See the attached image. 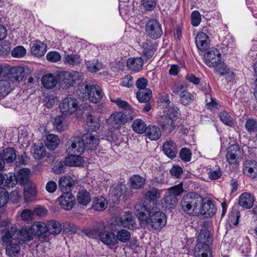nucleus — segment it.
I'll list each match as a JSON object with an SVG mask.
<instances>
[{"label": "nucleus", "instance_id": "obj_12", "mask_svg": "<svg viewBox=\"0 0 257 257\" xmlns=\"http://www.w3.org/2000/svg\"><path fill=\"white\" fill-rule=\"evenodd\" d=\"M240 154V148L239 145L234 144L231 145L227 149L226 158L227 161L231 165L238 163Z\"/></svg>", "mask_w": 257, "mask_h": 257}, {"label": "nucleus", "instance_id": "obj_6", "mask_svg": "<svg viewBox=\"0 0 257 257\" xmlns=\"http://www.w3.org/2000/svg\"><path fill=\"white\" fill-rule=\"evenodd\" d=\"M145 29L146 35L153 40L159 39L163 34L162 24L155 19L149 20L146 24Z\"/></svg>", "mask_w": 257, "mask_h": 257}, {"label": "nucleus", "instance_id": "obj_33", "mask_svg": "<svg viewBox=\"0 0 257 257\" xmlns=\"http://www.w3.org/2000/svg\"><path fill=\"white\" fill-rule=\"evenodd\" d=\"M160 197V192L157 188H153L151 190L148 191L145 194V198L149 201L150 204L152 203V207L155 208H157L158 200Z\"/></svg>", "mask_w": 257, "mask_h": 257}, {"label": "nucleus", "instance_id": "obj_9", "mask_svg": "<svg viewBox=\"0 0 257 257\" xmlns=\"http://www.w3.org/2000/svg\"><path fill=\"white\" fill-rule=\"evenodd\" d=\"M78 107L76 99L73 97H66L60 103L59 108L63 114L70 115L74 113Z\"/></svg>", "mask_w": 257, "mask_h": 257}, {"label": "nucleus", "instance_id": "obj_35", "mask_svg": "<svg viewBox=\"0 0 257 257\" xmlns=\"http://www.w3.org/2000/svg\"><path fill=\"white\" fill-rule=\"evenodd\" d=\"M239 246V250L243 255L248 257L250 255V243L248 237L239 238L238 243Z\"/></svg>", "mask_w": 257, "mask_h": 257}, {"label": "nucleus", "instance_id": "obj_57", "mask_svg": "<svg viewBox=\"0 0 257 257\" xmlns=\"http://www.w3.org/2000/svg\"><path fill=\"white\" fill-rule=\"evenodd\" d=\"M85 64L87 69L91 72H96L102 67V64L95 59L86 61Z\"/></svg>", "mask_w": 257, "mask_h": 257}, {"label": "nucleus", "instance_id": "obj_26", "mask_svg": "<svg viewBox=\"0 0 257 257\" xmlns=\"http://www.w3.org/2000/svg\"><path fill=\"white\" fill-rule=\"evenodd\" d=\"M195 43L199 50L205 51L209 47L210 39L207 35L205 33L200 32L196 36Z\"/></svg>", "mask_w": 257, "mask_h": 257}, {"label": "nucleus", "instance_id": "obj_59", "mask_svg": "<svg viewBox=\"0 0 257 257\" xmlns=\"http://www.w3.org/2000/svg\"><path fill=\"white\" fill-rule=\"evenodd\" d=\"M194 100V95L187 91H185L180 95V101L181 104L187 105L191 103Z\"/></svg>", "mask_w": 257, "mask_h": 257}, {"label": "nucleus", "instance_id": "obj_4", "mask_svg": "<svg viewBox=\"0 0 257 257\" xmlns=\"http://www.w3.org/2000/svg\"><path fill=\"white\" fill-rule=\"evenodd\" d=\"M59 77L61 86L68 88L73 86L76 83H78V85L82 84L79 81L83 79L82 74L75 71H62L59 73Z\"/></svg>", "mask_w": 257, "mask_h": 257}, {"label": "nucleus", "instance_id": "obj_64", "mask_svg": "<svg viewBox=\"0 0 257 257\" xmlns=\"http://www.w3.org/2000/svg\"><path fill=\"white\" fill-rule=\"evenodd\" d=\"M106 204L107 201L106 199L102 197H100L94 200V204L92 207L95 210L100 211L105 208Z\"/></svg>", "mask_w": 257, "mask_h": 257}, {"label": "nucleus", "instance_id": "obj_21", "mask_svg": "<svg viewBox=\"0 0 257 257\" xmlns=\"http://www.w3.org/2000/svg\"><path fill=\"white\" fill-rule=\"evenodd\" d=\"M82 138L84 142L85 150L91 151L95 150L99 143V139L97 135L91 133L83 135Z\"/></svg>", "mask_w": 257, "mask_h": 257}, {"label": "nucleus", "instance_id": "obj_47", "mask_svg": "<svg viewBox=\"0 0 257 257\" xmlns=\"http://www.w3.org/2000/svg\"><path fill=\"white\" fill-rule=\"evenodd\" d=\"M83 159L79 155H70L65 158V164L70 167L80 166L83 164Z\"/></svg>", "mask_w": 257, "mask_h": 257}, {"label": "nucleus", "instance_id": "obj_19", "mask_svg": "<svg viewBox=\"0 0 257 257\" xmlns=\"http://www.w3.org/2000/svg\"><path fill=\"white\" fill-rule=\"evenodd\" d=\"M99 239L101 241L107 246H114L118 243L115 234L112 231L106 230L104 225V228L99 234Z\"/></svg>", "mask_w": 257, "mask_h": 257}, {"label": "nucleus", "instance_id": "obj_10", "mask_svg": "<svg viewBox=\"0 0 257 257\" xmlns=\"http://www.w3.org/2000/svg\"><path fill=\"white\" fill-rule=\"evenodd\" d=\"M203 60L207 66L213 68L222 60L221 54L217 49L212 48L204 53Z\"/></svg>", "mask_w": 257, "mask_h": 257}, {"label": "nucleus", "instance_id": "obj_13", "mask_svg": "<svg viewBox=\"0 0 257 257\" xmlns=\"http://www.w3.org/2000/svg\"><path fill=\"white\" fill-rule=\"evenodd\" d=\"M217 66L214 68V72L218 74L221 76H225V79L228 81H231L235 77L234 73L231 71L227 65L221 60L220 62L217 64Z\"/></svg>", "mask_w": 257, "mask_h": 257}, {"label": "nucleus", "instance_id": "obj_2", "mask_svg": "<svg viewBox=\"0 0 257 257\" xmlns=\"http://www.w3.org/2000/svg\"><path fill=\"white\" fill-rule=\"evenodd\" d=\"M76 91L82 100H88L94 103L100 102L103 95L102 89L98 85H89L85 83L79 84Z\"/></svg>", "mask_w": 257, "mask_h": 257}, {"label": "nucleus", "instance_id": "obj_25", "mask_svg": "<svg viewBox=\"0 0 257 257\" xmlns=\"http://www.w3.org/2000/svg\"><path fill=\"white\" fill-rule=\"evenodd\" d=\"M162 151L171 159L175 158L178 153L176 144L172 140L167 141L164 143Z\"/></svg>", "mask_w": 257, "mask_h": 257}, {"label": "nucleus", "instance_id": "obj_16", "mask_svg": "<svg viewBox=\"0 0 257 257\" xmlns=\"http://www.w3.org/2000/svg\"><path fill=\"white\" fill-rule=\"evenodd\" d=\"M211 244L205 243H197L194 248V254L195 257H212L211 250Z\"/></svg>", "mask_w": 257, "mask_h": 257}, {"label": "nucleus", "instance_id": "obj_50", "mask_svg": "<svg viewBox=\"0 0 257 257\" xmlns=\"http://www.w3.org/2000/svg\"><path fill=\"white\" fill-rule=\"evenodd\" d=\"M32 155L35 159L41 160L46 155L45 147L42 144L40 145L34 144L33 150L31 151Z\"/></svg>", "mask_w": 257, "mask_h": 257}, {"label": "nucleus", "instance_id": "obj_61", "mask_svg": "<svg viewBox=\"0 0 257 257\" xmlns=\"http://www.w3.org/2000/svg\"><path fill=\"white\" fill-rule=\"evenodd\" d=\"M116 238L117 241L119 240L121 242H126L131 238L130 232L125 229H121L117 232Z\"/></svg>", "mask_w": 257, "mask_h": 257}, {"label": "nucleus", "instance_id": "obj_40", "mask_svg": "<svg viewBox=\"0 0 257 257\" xmlns=\"http://www.w3.org/2000/svg\"><path fill=\"white\" fill-rule=\"evenodd\" d=\"M13 86L12 85L9 80H0V98H3L8 95L13 90Z\"/></svg>", "mask_w": 257, "mask_h": 257}, {"label": "nucleus", "instance_id": "obj_8", "mask_svg": "<svg viewBox=\"0 0 257 257\" xmlns=\"http://www.w3.org/2000/svg\"><path fill=\"white\" fill-rule=\"evenodd\" d=\"M128 120H130L127 114L121 111H115L109 116L108 119V123L111 127L115 130H118Z\"/></svg>", "mask_w": 257, "mask_h": 257}, {"label": "nucleus", "instance_id": "obj_53", "mask_svg": "<svg viewBox=\"0 0 257 257\" xmlns=\"http://www.w3.org/2000/svg\"><path fill=\"white\" fill-rule=\"evenodd\" d=\"M87 125L89 130L93 132H96L100 127V122L98 119L91 114H89L87 116Z\"/></svg>", "mask_w": 257, "mask_h": 257}, {"label": "nucleus", "instance_id": "obj_7", "mask_svg": "<svg viewBox=\"0 0 257 257\" xmlns=\"http://www.w3.org/2000/svg\"><path fill=\"white\" fill-rule=\"evenodd\" d=\"M157 123L163 132L168 134L175 132L178 127L176 120L163 115L157 116Z\"/></svg>", "mask_w": 257, "mask_h": 257}, {"label": "nucleus", "instance_id": "obj_51", "mask_svg": "<svg viewBox=\"0 0 257 257\" xmlns=\"http://www.w3.org/2000/svg\"><path fill=\"white\" fill-rule=\"evenodd\" d=\"M30 170L28 169H23L19 170L17 173V183L22 185H26L28 182L29 176L30 174Z\"/></svg>", "mask_w": 257, "mask_h": 257}, {"label": "nucleus", "instance_id": "obj_55", "mask_svg": "<svg viewBox=\"0 0 257 257\" xmlns=\"http://www.w3.org/2000/svg\"><path fill=\"white\" fill-rule=\"evenodd\" d=\"M53 123L55 128L59 132H63L67 128V122L62 116L56 117Z\"/></svg>", "mask_w": 257, "mask_h": 257}, {"label": "nucleus", "instance_id": "obj_63", "mask_svg": "<svg viewBox=\"0 0 257 257\" xmlns=\"http://www.w3.org/2000/svg\"><path fill=\"white\" fill-rule=\"evenodd\" d=\"M220 120L225 124L231 126L233 124V122L232 117L226 111H222L219 114Z\"/></svg>", "mask_w": 257, "mask_h": 257}, {"label": "nucleus", "instance_id": "obj_44", "mask_svg": "<svg viewBox=\"0 0 257 257\" xmlns=\"http://www.w3.org/2000/svg\"><path fill=\"white\" fill-rule=\"evenodd\" d=\"M104 228V224L103 223H99L97 224L96 228L93 229H85L83 230V233L88 237L92 238H99V234Z\"/></svg>", "mask_w": 257, "mask_h": 257}, {"label": "nucleus", "instance_id": "obj_58", "mask_svg": "<svg viewBox=\"0 0 257 257\" xmlns=\"http://www.w3.org/2000/svg\"><path fill=\"white\" fill-rule=\"evenodd\" d=\"M125 186L121 183H118L112 186L110 190V194L114 196L120 197L125 191Z\"/></svg>", "mask_w": 257, "mask_h": 257}, {"label": "nucleus", "instance_id": "obj_49", "mask_svg": "<svg viewBox=\"0 0 257 257\" xmlns=\"http://www.w3.org/2000/svg\"><path fill=\"white\" fill-rule=\"evenodd\" d=\"M131 188L133 189L142 188L145 183V180L138 175H134L130 179Z\"/></svg>", "mask_w": 257, "mask_h": 257}, {"label": "nucleus", "instance_id": "obj_18", "mask_svg": "<svg viewBox=\"0 0 257 257\" xmlns=\"http://www.w3.org/2000/svg\"><path fill=\"white\" fill-rule=\"evenodd\" d=\"M25 75L24 69L21 66L14 67L8 70L7 75L9 80L20 82L22 80Z\"/></svg>", "mask_w": 257, "mask_h": 257}, {"label": "nucleus", "instance_id": "obj_28", "mask_svg": "<svg viewBox=\"0 0 257 257\" xmlns=\"http://www.w3.org/2000/svg\"><path fill=\"white\" fill-rule=\"evenodd\" d=\"M254 201L253 196L250 193L247 192L242 193L238 200L239 204L244 209L251 208L253 205Z\"/></svg>", "mask_w": 257, "mask_h": 257}, {"label": "nucleus", "instance_id": "obj_39", "mask_svg": "<svg viewBox=\"0 0 257 257\" xmlns=\"http://www.w3.org/2000/svg\"><path fill=\"white\" fill-rule=\"evenodd\" d=\"M47 46L40 41H36L31 48V52L33 55L37 57L44 56L46 52Z\"/></svg>", "mask_w": 257, "mask_h": 257}, {"label": "nucleus", "instance_id": "obj_17", "mask_svg": "<svg viewBox=\"0 0 257 257\" xmlns=\"http://www.w3.org/2000/svg\"><path fill=\"white\" fill-rule=\"evenodd\" d=\"M243 173L251 179L257 177V162L247 159L243 163Z\"/></svg>", "mask_w": 257, "mask_h": 257}, {"label": "nucleus", "instance_id": "obj_23", "mask_svg": "<svg viewBox=\"0 0 257 257\" xmlns=\"http://www.w3.org/2000/svg\"><path fill=\"white\" fill-rule=\"evenodd\" d=\"M74 184V181L70 176H64L58 181L59 189L63 193L71 192Z\"/></svg>", "mask_w": 257, "mask_h": 257}, {"label": "nucleus", "instance_id": "obj_42", "mask_svg": "<svg viewBox=\"0 0 257 257\" xmlns=\"http://www.w3.org/2000/svg\"><path fill=\"white\" fill-rule=\"evenodd\" d=\"M177 202V198L173 195H166L162 200V204L163 207L168 209L171 211L172 209H174L176 205Z\"/></svg>", "mask_w": 257, "mask_h": 257}, {"label": "nucleus", "instance_id": "obj_34", "mask_svg": "<svg viewBox=\"0 0 257 257\" xmlns=\"http://www.w3.org/2000/svg\"><path fill=\"white\" fill-rule=\"evenodd\" d=\"M91 200L90 194L86 190L82 189L78 192L76 201L79 204L86 206L90 202Z\"/></svg>", "mask_w": 257, "mask_h": 257}, {"label": "nucleus", "instance_id": "obj_20", "mask_svg": "<svg viewBox=\"0 0 257 257\" xmlns=\"http://www.w3.org/2000/svg\"><path fill=\"white\" fill-rule=\"evenodd\" d=\"M58 200L61 207L67 210H71L75 205L74 197L71 192L63 193Z\"/></svg>", "mask_w": 257, "mask_h": 257}, {"label": "nucleus", "instance_id": "obj_37", "mask_svg": "<svg viewBox=\"0 0 257 257\" xmlns=\"http://www.w3.org/2000/svg\"><path fill=\"white\" fill-rule=\"evenodd\" d=\"M34 233L31 226L28 228L22 227L18 234V239L23 242L30 241L34 237Z\"/></svg>", "mask_w": 257, "mask_h": 257}, {"label": "nucleus", "instance_id": "obj_52", "mask_svg": "<svg viewBox=\"0 0 257 257\" xmlns=\"http://www.w3.org/2000/svg\"><path fill=\"white\" fill-rule=\"evenodd\" d=\"M64 59V64H68L71 66L79 65L81 61L80 56L77 54L72 53L65 55Z\"/></svg>", "mask_w": 257, "mask_h": 257}, {"label": "nucleus", "instance_id": "obj_31", "mask_svg": "<svg viewBox=\"0 0 257 257\" xmlns=\"http://www.w3.org/2000/svg\"><path fill=\"white\" fill-rule=\"evenodd\" d=\"M213 241V235L208 229L204 228L200 230L197 236V243H205L212 245Z\"/></svg>", "mask_w": 257, "mask_h": 257}, {"label": "nucleus", "instance_id": "obj_54", "mask_svg": "<svg viewBox=\"0 0 257 257\" xmlns=\"http://www.w3.org/2000/svg\"><path fill=\"white\" fill-rule=\"evenodd\" d=\"M133 130L140 134H142L145 132L147 128L146 124L141 119H135L132 123Z\"/></svg>", "mask_w": 257, "mask_h": 257}, {"label": "nucleus", "instance_id": "obj_15", "mask_svg": "<svg viewBox=\"0 0 257 257\" xmlns=\"http://www.w3.org/2000/svg\"><path fill=\"white\" fill-rule=\"evenodd\" d=\"M152 208L151 205L147 207L143 203L138 202L135 205V212L139 219L145 221L149 218Z\"/></svg>", "mask_w": 257, "mask_h": 257}, {"label": "nucleus", "instance_id": "obj_22", "mask_svg": "<svg viewBox=\"0 0 257 257\" xmlns=\"http://www.w3.org/2000/svg\"><path fill=\"white\" fill-rule=\"evenodd\" d=\"M34 236L37 235L44 240L49 239V236L47 224L41 222H36L31 225Z\"/></svg>", "mask_w": 257, "mask_h": 257}, {"label": "nucleus", "instance_id": "obj_38", "mask_svg": "<svg viewBox=\"0 0 257 257\" xmlns=\"http://www.w3.org/2000/svg\"><path fill=\"white\" fill-rule=\"evenodd\" d=\"M60 140L58 136L54 134H49L45 141L46 147L48 149L54 150L59 145Z\"/></svg>", "mask_w": 257, "mask_h": 257}, {"label": "nucleus", "instance_id": "obj_3", "mask_svg": "<svg viewBox=\"0 0 257 257\" xmlns=\"http://www.w3.org/2000/svg\"><path fill=\"white\" fill-rule=\"evenodd\" d=\"M145 222L155 230H161L166 224L167 217L163 212L157 211V208L152 207V211Z\"/></svg>", "mask_w": 257, "mask_h": 257}, {"label": "nucleus", "instance_id": "obj_48", "mask_svg": "<svg viewBox=\"0 0 257 257\" xmlns=\"http://www.w3.org/2000/svg\"><path fill=\"white\" fill-rule=\"evenodd\" d=\"M152 96V91L149 89H141L137 93V97L139 102H148Z\"/></svg>", "mask_w": 257, "mask_h": 257}, {"label": "nucleus", "instance_id": "obj_29", "mask_svg": "<svg viewBox=\"0 0 257 257\" xmlns=\"http://www.w3.org/2000/svg\"><path fill=\"white\" fill-rule=\"evenodd\" d=\"M6 247V254L10 257H16L20 252L21 247L20 241L16 239L12 240L8 243Z\"/></svg>", "mask_w": 257, "mask_h": 257}, {"label": "nucleus", "instance_id": "obj_27", "mask_svg": "<svg viewBox=\"0 0 257 257\" xmlns=\"http://www.w3.org/2000/svg\"><path fill=\"white\" fill-rule=\"evenodd\" d=\"M199 214H202L205 217L212 216L216 212V208L212 201L210 200L204 202L203 200L200 207Z\"/></svg>", "mask_w": 257, "mask_h": 257}, {"label": "nucleus", "instance_id": "obj_60", "mask_svg": "<svg viewBox=\"0 0 257 257\" xmlns=\"http://www.w3.org/2000/svg\"><path fill=\"white\" fill-rule=\"evenodd\" d=\"M179 109L178 107L173 105L168 107L166 114H164L163 115L166 117L172 118V119L177 120L179 118Z\"/></svg>", "mask_w": 257, "mask_h": 257}, {"label": "nucleus", "instance_id": "obj_30", "mask_svg": "<svg viewBox=\"0 0 257 257\" xmlns=\"http://www.w3.org/2000/svg\"><path fill=\"white\" fill-rule=\"evenodd\" d=\"M16 151L14 148H7L0 153V158L4 162L7 163H12L16 159Z\"/></svg>", "mask_w": 257, "mask_h": 257}, {"label": "nucleus", "instance_id": "obj_41", "mask_svg": "<svg viewBox=\"0 0 257 257\" xmlns=\"http://www.w3.org/2000/svg\"><path fill=\"white\" fill-rule=\"evenodd\" d=\"M47 227L49 236L59 234L62 230L61 223L56 220H51L47 222Z\"/></svg>", "mask_w": 257, "mask_h": 257}, {"label": "nucleus", "instance_id": "obj_56", "mask_svg": "<svg viewBox=\"0 0 257 257\" xmlns=\"http://www.w3.org/2000/svg\"><path fill=\"white\" fill-rule=\"evenodd\" d=\"M245 128L250 134L257 133V121L253 118H248L245 123Z\"/></svg>", "mask_w": 257, "mask_h": 257}, {"label": "nucleus", "instance_id": "obj_1", "mask_svg": "<svg viewBox=\"0 0 257 257\" xmlns=\"http://www.w3.org/2000/svg\"><path fill=\"white\" fill-rule=\"evenodd\" d=\"M202 201L203 198L200 194L189 192L182 197L181 201V208L190 216H198L200 212Z\"/></svg>", "mask_w": 257, "mask_h": 257}, {"label": "nucleus", "instance_id": "obj_11", "mask_svg": "<svg viewBox=\"0 0 257 257\" xmlns=\"http://www.w3.org/2000/svg\"><path fill=\"white\" fill-rule=\"evenodd\" d=\"M11 223V221L9 219L0 222V226L6 227L5 230H2V231L3 234L2 240L3 243L8 244V243L11 242L12 240L15 239V238H12V237L17 232L18 228L16 225H12L10 229L9 226Z\"/></svg>", "mask_w": 257, "mask_h": 257}, {"label": "nucleus", "instance_id": "obj_43", "mask_svg": "<svg viewBox=\"0 0 257 257\" xmlns=\"http://www.w3.org/2000/svg\"><path fill=\"white\" fill-rule=\"evenodd\" d=\"M57 83V81L55 76L52 74L44 75L42 78V84L47 89H51L54 87Z\"/></svg>", "mask_w": 257, "mask_h": 257}, {"label": "nucleus", "instance_id": "obj_36", "mask_svg": "<svg viewBox=\"0 0 257 257\" xmlns=\"http://www.w3.org/2000/svg\"><path fill=\"white\" fill-rule=\"evenodd\" d=\"M144 61L142 58H131L127 60L126 65L131 70L138 71L142 69Z\"/></svg>", "mask_w": 257, "mask_h": 257}, {"label": "nucleus", "instance_id": "obj_14", "mask_svg": "<svg viewBox=\"0 0 257 257\" xmlns=\"http://www.w3.org/2000/svg\"><path fill=\"white\" fill-rule=\"evenodd\" d=\"M111 101L114 102L120 109H122L125 114H127L128 118L130 120H132L136 115V113L129 104V103L120 98H116V99H111Z\"/></svg>", "mask_w": 257, "mask_h": 257}, {"label": "nucleus", "instance_id": "obj_5", "mask_svg": "<svg viewBox=\"0 0 257 257\" xmlns=\"http://www.w3.org/2000/svg\"><path fill=\"white\" fill-rule=\"evenodd\" d=\"M65 148L68 154H83L85 150V146L82 137L74 136L71 137L67 142Z\"/></svg>", "mask_w": 257, "mask_h": 257}, {"label": "nucleus", "instance_id": "obj_62", "mask_svg": "<svg viewBox=\"0 0 257 257\" xmlns=\"http://www.w3.org/2000/svg\"><path fill=\"white\" fill-rule=\"evenodd\" d=\"M208 176L210 179L212 180H217L222 176V171L219 166H215L209 169L208 172Z\"/></svg>", "mask_w": 257, "mask_h": 257}, {"label": "nucleus", "instance_id": "obj_45", "mask_svg": "<svg viewBox=\"0 0 257 257\" xmlns=\"http://www.w3.org/2000/svg\"><path fill=\"white\" fill-rule=\"evenodd\" d=\"M2 181H4V186L8 188L13 187L17 183L16 176L12 173L0 175V182Z\"/></svg>", "mask_w": 257, "mask_h": 257}, {"label": "nucleus", "instance_id": "obj_46", "mask_svg": "<svg viewBox=\"0 0 257 257\" xmlns=\"http://www.w3.org/2000/svg\"><path fill=\"white\" fill-rule=\"evenodd\" d=\"M120 222L121 225L124 227L129 229L135 227L137 225L135 221V218L133 217L132 214L126 212H124L123 218H121Z\"/></svg>", "mask_w": 257, "mask_h": 257}, {"label": "nucleus", "instance_id": "obj_32", "mask_svg": "<svg viewBox=\"0 0 257 257\" xmlns=\"http://www.w3.org/2000/svg\"><path fill=\"white\" fill-rule=\"evenodd\" d=\"M146 136L151 140H158L161 137V132L159 126L149 125L145 132Z\"/></svg>", "mask_w": 257, "mask_h": 257}, {"label": "nucleus", "instance_id": "obj_24", "mask_svg": "<svg viewBox=\"0 0 257 257\" xmlns=\"http://www.w3.org/2000/svg\"><path fill=\"white\" fill-rule=\"evenodd\" d=\"M157 44L150 39H147L142 44L143 54L147 59H151L156 51Z\"/></svg>", "mask_w": 257, "mask_h": 257}]
</instances>
